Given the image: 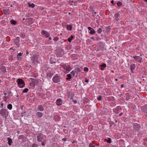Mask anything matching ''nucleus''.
<instances>
[{"label": "nucleus", "mask_w": 147, "mask_h": 147, "mask_svg": "<svg viewBox=\"0 0 147 147\" xmlns=\"http://www.w3.org/2000/svg\"><path fill=\"white\" fill-rule=\"evenodd\" d=\"M60 68L61 69L65 74L69 73L71 69V67L69 65L64 64H61Z\"/></svg>", "instance_id": "f257e3e1"}, {"label": "nucleus", "mask_w": 147, "mask_h": 147, "mask_svg": "<svg viewBox=\"0 0 147 147\" xmlns=\"http://www.w3.org/2000/svg\"><path fill=\"white\" fill-rule=\"evenodd\" d=\"M0 114L3 117H6L8 115V111L7 109H2L0 110Z\"/></svg>", "instance_id": "f03ea898"}, {"label": "nucleus", "mask_w": 147, "mask_h": 147, "mask_svg": "<svg viewBox=\"0 0 147 147\" xmlns=\"http://www.w3.org/2000/svg\"><path fill=\"white\" fill-rule=\"evenodd\" d=\"M16 82H17L18 85L20 88H23L25 85V83L23 80L22 79H18Z\"/></svg>", "instance_id": "7ed1b4c3"}, {"label": "nucleus", "mask_w": 147, "mask_h": 147, "mask_svg": "<svg viewBox=\"0 0 147 147\" xmlns=\"http://www.w3.org/2000/svg\"><path fill=\"white\" fill-rule=\"evenodd\" d=\"M60 78L58 74H56L52 78L53 81L55 83H57L60 81Z\"/></svg>", "instance_id": "20e7f679"}, {"label": "nucleus", "mask_w": 147, "mask_h": 147, "mask_svg": "<svg viewBox=\"0 0 147 147\" xmlns=\"http://www.w3.org/2000/svg\"><path fill=\"white\" fill-rule=\"evenodd\" d=\"M38 55H34L32 56L31 59L33 63H35V62H38Z\"/></svg>", "instance_id": "39448f33"}, {"label": "nucleus", "mask_w": 147, "mask_h": 147, "mask_svg": "<svg viewBox=\"0 0 147 147\" xmlns=\"http://www.w3.org/2000/svg\"><path fill=\"white\" fill-rule=\"evenodd\" d=\"M133 58H134L136 61L140 63L142 62L141 60L142 59V58L140 57V56H133Z\"/></svg>", "instance_id": "423d86ee"}, {"label": "nucleus", "mask_w": 147, "mask_h": 147, "mask_svg": "<svg viewBox=\"0 0 147 147\" xmlns=\"http://www.w3.org/2000/svg\"><path fill=\"white\" fill-rule=\"evenodd\" d=\"M41 34L42 35H44L46 37H48L49 36V34L47 32L42 30L41 32Z\"/></svg>", "instance_id": "0eeeda50"}, {"label": "nucleus", "mask_w": 147, "mask_h": 147, "mask_svg": "<svg viewBox=\"0 0 147 147\" xmlns=\"http://www.w3.org/2000/svg\"><path fill=\"white\" fill-rule=\"evenodd\" d=\"M62 103V101L61 99L59 98L56 101V104L58 105H60Z\"/></svg>", "instance_id": "6e6552de"}, {"label": "nucleus", "mask_w": 147, "mask_h": 147, "mask_svg": "<svg viewBox=\"0 0 147 147\" xmlns=\"http://www.w3.org/2000/svg\"><path fill=\"white\" fill-rule=\"evenodd\" d=\"M130 67L131 72L133 73V71L134 70L136 67V65L135 64H132L130 65Z\"/></svg>", "instance_id": "1a4fd4ad"}, {"label": "nucleus", "mask_w": 147, "mask_h": 147, "mask_svg": "<svg viewBox=\"0 0 147 147\" xmlns=\"http://www.w3.org/2000/svg\"><path fill=\"white\" fill-rule=\"evenodd\" d=\"M119 14L118 13H117L115 14L114 15V16L115 17V19L116 20L118 21L119 20Z\"/></svg>", "instance_id": "9d476101"}, {"label": "nucleus", "mask_w": 147, "mask_h": 147, "mask_svg": "<svg viewBox=\"0 0 147 147\" xmlns=\"http://www.w3.org/2000/svg\"><path fill=\"white\" fill-rule=\"evenodd\" d=\"M44 136H37V140L39 142H41L43 139Z\"/></svg>", "instance_id": "9b49d317"}, {"label": "nucleus", "mask_w": 147, "mask_h": 147, "mask_svg": "<svg viewBox=\"0 0 147 147\" xmlns=\"http://www.w3.org/2000/svg\"><path fill=\"white\" fill-rule=\"evenodd\" d=\"M27 5L29 7H31L32 8L34 7L35 6V5L34 3H32L31 4L29 2L28 3Z\"/></svg>", "instance_id": "f8f14e48"}, {"label": "nucleus", "mask_w": 147, "mask_h": 147, "mask_svg": "<svg viewBox=\"0 0 147 147\" xmlns=\"http://www.w3.org/2000/svg\"><path fill=\"white\" fill-rule=\"evenodd\" d=\"M37 109L38 110L40 111H43L44 110V109L42 105H40L38 106Z\"/></svg>", "instance_id": "ddd939ff"}, {"label": "nucleus", "mask_w": 147, "mask_h": 147, "mask_svg": "<svg viewBox=\"0 0 147 147\" xmlns=\"http://www.w3.org/2000/svg\"><path fill=\"white\" fill-rule=\"evenodd\" d=\"M7 140L8 141V144L10 146H11L12 143V141L11 139L9 138H7Z\"/></svg>", "instance_id": "4468645a"}, {"label": "nucleus", "mask_w": 147, "mask_h": 147, "mask_svg": "<svg viewBox=\"0 0 147 147\" xmlns=\"http://www.w3.org/2000/svg\"><path fill=\"white\" fill-rule=\"evenodd\" d=\"M36 114L38 117H41L42 116V113L41 112H37L36 113Z\"/></svg>", "instance_id": "2eb2a0df"}, {"label": "nucleus", "mask_w": 147, "mask_h": 147, "mask_svg": "<svg viewBox=\"0 0 147 147\" xmlns=\"http://www.w3.org/2000/svg\"><path fill=\"white\" fill-rule=\"evenodd\" d=\"M72 26L70 25H68L67 26L66 28L68 30H71L72 29Z\"/></svg>", "instance_id": "dca6fc26"}, {"label": "nucleus", "mask_w": 147, "mask_h": 147, "mask_svg": "<svg viewBox=\"0 0 147 147\" xmlns=\"http://www.w3.org/2000/svg\"><path fill=\"white\" fill-rule=\"evenodd\" d=\"M100 66L101 67L100 69L102 71L104 69V68H105L106 67V65L105 63H103L100 65Z\"/></svg>", "instance_id": "f3484780"}, {"label": "nucleus", "mask_w": 147, "mask_h": 147, "mask_svg": "<svg viewBox=\"0 0 147 147\" xmlns=\"http://www.w3.org/2000/svg\"><path fill=\"white\" fill-rule=\"evenodd\" d=\"M105 140L109 143H111V139L110 138H107L105 139Z\"/></svg>", "instance_id": "a211bd4d"}, {"label": "nucleus", "mask_w": 147, "mask_h": 147, "mask_svg": "<svg viewBox=\"0 0 147 147\" xmlns=\"http://www.w3.org/2000/svg\"><path fill=\"white\" fill-rule=\"evenodd\" d=\"M119 108H116L113 109V111L116 113H119Z\"/></svg>", "instance_id": "6ab92c4d"}, {"label": "nucleus", "mask_w": 147, "mask_h": 147, "mask_svg": "<svg viewBox=\"0 0 147 147\" xmlns=\"http://www.w3.org/2000/svg\"><path fill=\"white\" fill-rule=\"evenodd\" d=\"M75 72L76 73H78L80 71V68L77 67L74 70Z\"/></svg>", "instance_id": "aec40b11"}, {"label": "nucleus", "mask_w": 147, "mask_h": 147, "mask_svg": "<svg viewBox=\"0 0 147 147\" xmlns=\"http://www.w3.org/2000/svg\"><path fill=\"white\" fill-rule=\"evenodd\" d=\"M7 108L9 110H11L12 107V105L11 104H9L7 106Z\"/></svg>", "instance_id": "412c9836"}, {"label": "nucleus", "mask_w": 147, "mask_h": 147, "mask_svg": "<svg viewBox=\"0 0 147 147\" xmlns=\"http://www.w3.org/2000/svg\"><path fill=\"white\" fill-rule=\"evenodd\" d=\"M74 37L73 36H71L70 37H69L68 39V41L69 42H71L73 39V38H74Z\"/></svg>", "instance_id": "4be33fe9"}, {"label": "nucleus", "mask_w": 147, "mask_h": 147, "mask_svg": "<svg viewBox=\"0 0 147 147\" xmlns=\"http://www.w3.org/2000/svg\"><path fill=\"white\" fill-rule=\"evenodd\" d=\"M67 78H66L67 80H70L71 78V76L70 74H69L67 75Z\"/></svg>", "instance_id": "5701e85b"}, {"label": "nucleus", "mask_w": 147, "mask_h": 147, "mask_svg": "<svg viewBox=\"0 0 147 147\" xmlns=\"http://www.w3.org/2000/svg\"><path fill=\"white\" fill-rule=\"evenodd\" d=\"M11 23L13 25H15L16 24V21H14L13 20H11L10 21Z\"/></svg>", "instance_id": "b1692460"}, {"label": "nucleus", "mask_w": 147, "mask_h": 147, "mask_svg": "<svg viewBox=\"0 0 147 147\" xmlns=\"http://www.w3.org/2000/svg\"><path fill=\"white\" fill-rule=\"evenodd\" d=\"M102 29L101 28H99L98 29L97 32L98 33L100 34L102 32Z\"/></svg>", "instance_id": "393cba45"}, {"label": "nucleus", "mask_w": 147, "mask_h": 147, "mask_svg": "<svg viewBox=\"0 0 147 147\" xmlns=\"http://www.w3.org/2000/svg\"><path fill=\"white\" fill-rule=\"evenodd\" d=\"M74 95L72 94H69L68 95V97L70 98V99H72L74 97Z\"/></svg>", "instance_id": "a878e982"}, {"label": "nucleus", "mask_w": 147, "mask_h": 147, "mask_svg": "<svg viewBox=\"0 0 147 147\" xmlns=\"http://www.w3.org/2000/svg\"><path fill=\"white\" fill-rule=\"evenodd\" d=\"M90 31V33L91 34H93L95 33V30L93 29H92Z\"/></svg>", "instance_id": "bb28decb"}, {"label": "nucleus", "mask_w": 147, "mask_h": 147, "mask_svg": "<svg viewBox=\"0 0 147 147\" xmlns=\"http://www.w3.org/2000/svg\"><path fill=\"white\" fill-rule=\"evenodd\" d=\"M1 68H2L1 71L3 72H5L6 71V69L4 67H2Z\"/></svg>", "instance_id": "cd10ccee"}, {"label": "nucleus", "mask_w": 147, "mask_h": 147, "mask_svg": "<svg viewBox=\"0 0 147 147\" xmlns=\"http://www.w3.org/2000/svg\"><path fill=\"white\" fill-rule=\"evenodd\" d=\"M122 5V3L120 1H118L117 3V5L119 7L121 6Z\"/></svg>", "instance_id": "c85d7f7f"}, {"label": "nucleus", "mask_w": 147, "mask_h": 147, "mask_svg": "<svg viewBox=\"0 0 147 147\" xmlns=\"http://www.w3.org/2000/svg\"><path fill=\"white\" fill-rule=\"evenodd\" d=\"M28 91V89L27 88H25L22 91L23 93H26Z\"/></svg>", "instance_id": "c756f323"}, {"label": "nucleus", "mask_w": 147, "mask_h": 147, "mask_svg": "<svg viewBox=\"0 0 147 147\" xmlns=\"http://www.w3.org/2000/svg\"><path fill=\"white\" fill-rule=\"evenodd\" d=\"M9 99L7 96H6L4 98V100L5 101H9Z\"/></svg>", "instance_id": "7c9ffc66"}, {"label": "nucleus", "mask_w": 147, "mask_h": 147, "mask_svg": "<svg viewBox=\"0 0 147 147\" xmlns=\"http://www.w3.org/2000/svg\"><path fill=\"white\" fill-rule=\"evenodd\" d=\"M75 71H74V70H73L70 73V74H71L73 76H74L75 75Z\"/></svg>", "instance_id": "2f4dec72"}, {"label": "nucleus", "mask_w": 147, "mask_h": 147, "mask_svg": "<svg viewBox=\"0 0 147 147\" xmlns=\"http://www.w3.org/2000/svg\"><path fill=\"white\" fill-rule=\"evenodd\" d=\"M88 70V68L87 67H85L84 69V71H85L87 72Z\"/></svg>", "instance_id": "473e14b6"}, {"label": "nucleus", "mask_w": 147, "mask_h": 147, "mask_svg": "<svg viewBox=\"0 0 147 147\" xmlns=\"http://www.w3.org/2000/svg\"><path fill=\"white\" fill-rule=\"evenodd\" d=\"M92 125H90L88 127V129L90 130H92Z\"/></svg>", "instance_id": "72a5a7b5"}, {"label": "nucleus", "mask_w": 147, "mask_h": 147, "mask_svg": "<svg viewBox=\"0 0 147 147\" xmlns=\"http://www.w3.org/2000/svg\"><path fill=\"white\" fill-rule=\"evenodd\" d=\"M17 59L18 60H21L22 59V57H17Z\"/></svg>", "instance_id": "f704fd0d"}, {"label": "nucleus", "mask_w": 147, "mask_h": 147, "mask_svg": "<svg viewBox=\"0 0 147 147\" xmlns=\"http://www.w3.org/2000/svg\"><path fill=\"white\" fill-rule=\"evenodd\" d=\"M97 100H101V96H100L97 98Z\"/></svg>", "instance_id": "c9c22d12"}, {"label": "nucleus", "mask_w": 147, "mask_h": 147, "mask_svg": "<svg viewBox=\"0 0 147 147\" xmlns=\"http://www.w3.org/2000/svg\"><path fill=\"white\" fill-rule=\"evenodd\" d=\"M32 147H37L36 144H33L32 145Z\"/></svg>", "instance_id": "e433bc0d"}, {"label": "nucleus", "mask_w": 147, "mask_h": 147, "mask_svg": "<svg viewBox=\"0 0 147 147\" xmlns=\"http://www.w3.org/2000/svg\"><path fill=\"white\" fill-rule=\"evenodd\" d=\"M22 56V54L21 53H19L18 54L17 57H20Z\"/></svg>", "instance_id": "4c0bfd02"}, {"label": "nucleus", "mask_w": 147, "mask_h": 147, "mask_svg": "<svg viewBox=\"0 0 147 147\" xmlns=\"http://www.w3.org/2000/svg\"><path fill=\"white\" fill-rule=\"evenodd\" d=\"M90 147H95V146L92 144H90Z\"/></svg>", "instance_id": "58836bf2"}, {"label": "nucleus", "mask_w": 147, "mask_h": 147, "mask_svg": "<svg viewBox=\"0 0 147 147\" xmlns=\"http://www.w3.org/2000/svg\"><path fill=\"white\" fill-rule=\"evenodd\" d=\"M136 125L137 126L138 129L140 128V126L139 124H136Z\"/></svg>", "instance_id": "ea45409f"}, {"label": "nucleus", "mask_w": 147, "mask_h": 147, "mask_svg": "<svg viewBox=\"0 0 147 147\" xmlns=\"http://www.w3.org/2000/svg\"><path fill=\"white\" fill-rule=\"evenodd\" d=\"M74 132H75L76 133L78 131L77 129L76 128H74Z\"/></svg>", "instance_id": "a19ab883"}, {"label": "nucleus", "mask_w": 147, "mask_h": 147, "mask_svg": "<svg viewBox=\"0 0 147 147\" xmlns=\"http://www.w3.org/2000/svg\"><path fill=\"white\" fill-rule=\"evenodd\" d=\"M41 145L42 146H44L45 145V143L43 142H42L41 143Z\"/></svg>", "instance_id": "79ce46f5"}, {"label": "nucleus", "mask_w": 147, "mask_h": 147, "mask_svg": "<svg viewBox=\"0 0 147 147\" xmlns=\"http://www.w3.org/2000/svg\"><path fill=\"white\" fill-rule=\"evenodd\" d=\"M92 29V28L91 27H88V29L90 31Z\"/></svg>", "instance_id": "37998d69"}, {"label": "nucleus", "mask_w": 147, "mask_h": 147, "mask_svg": "<svg viewBox=\"0 0 147 147\" xmlns=\"http://www.w3.org/2000/svg\"><path fill=\"white\" fill-rule=\"evenodd\" d=\"M57 118L58 119V120H59V116H56V117H55V119H56Z\"/></svg>", "instance_id": "c03bdc74"}, {"label": "nucleus", "mask_w": 147, "mask_h": 147, "mask_svg": "<svg viewBox=\"0 0 147 147\" xmlns=\"http://www.w3.org/2000/svg\"><path fill=\"white\" fill-rule=\"evenodd\" d=\"M85 82L87 83H88L89 82V80L88 79H86L85 81Z\"/></svg>", "instance_id": "a18cd8bd"}, {"label": "nucleus", "mask_w": 147, "mask_h": 147, "mask_svg": "<svg viewBox=\"0 0 147 147\" xmlns=\"http://www.w3.org/2000/svg\"><path fill=\"white\" fill-rule=\"evenodd\" d=\"M3 103H1V107H3Z\"/></svg>", "instance_id": "49530a36"}, {"label": "nucleus", "mask_w": 147, "mask_h": 147, "mask_svg": "<svg viewBox=\"0 0 147 147\" xmlns=\"http://www.w3.org/2000/svg\"><path fill=\"white\" fill-rule=\"evenodd\" d=\"M91 38V39L93 40H95L94 37H92Z\"/></svg>", "instance_id": "de8ad7c7"}, {"label": "nucleus", "mask_w": 147, "mask_h": 147, "mask_svg": "<svg viewBox=\"0 0 147 147\" xmlns=\"http://www.w3.org/2000/svg\"><path fill=\"white\" fill-rule=\"evenodd\" d=\"M121 88H123L124 87V85L123 84H122L121 85Z\"/></svg>", "instance_id": "09e8293b"}, {"label": "nucleus", "mask_w": 147, "mask_h": 147, "mask_svg": "<svg viewBox=\"0 0 147 147\" xmlns=\"http://www.w3.org/2000/svg\"><path fill=\"white\" fill-rule=\"evenodd\" d=\"M62 140H63L64 141H66V139L65 138H63L62 139Z\"/></svg>", "instance_id": "8fccbe9b"}, {"label": "nucleus", "mask_w": 147, "mask_h": 147, "mask_svg": "<svg viewBox=\"0 0 147 147\" xmlns=\"http://www.w3.org/2000/svg\"><path fill=\"white\" fill-rule=\"evenodd\" d=\"M26 55H28L29 54V53L28 51H26Z\"/></svg>", "instance_id": "3c124183"}, {"label": "nucleus", "mask_w": 147, "mask_h": 147, "mask_svg": "<svg viewBox=\"0 0 147 147\" xmlns=\"http://www.w3.org/2000/svg\"><path fill=\"white\" fill-rule=\"evenodd\" d=\"M123 114V113H121L119 114V116H121Z\"/></svg>", "instance_id": "603ef678"}, {"label": "nucleus", "mask_w": 147, "mask_h": 147, "mask_svg": "<svg viewBox=\"0 0 147 147\" xmlns=\"http://www.w3.org/2000/svg\"><path fill=\"white\" fill-rule=\"evenodd\" d=\"M111 3L113 4L114 3V1L113 0H112L111 1Z\"/></svg>", "instance_id": "864d4df0"}, {"label": "nucleus", "mask_w": 147, "mask_h": 147, "mask_svg": "<svg viewBox=\"0 0 147 147\" xmlns=\"http://www.w3.org/2000/svg\"><path fill=\"white\" fill-rule=\"evenodd\" d=\"M74 103H77V101L76 100H74Z\"/></svg>", "instance_id": "5fc2aeb1"}, {"label": "nucleus", "mask_w": 147, "mask_h": 147, "mask_svg": "<svg viewBox=\"0 0 147 147\" xmlns=\"http://www.w3.org/2000/svg\"><path fill=\"white\" fill-rule=\"evenodd\" d=\"M49 39L50 40H51L52 39V38L51 37H50L49 38Z\"/></svg>", "instance_id": "6e6d98bb"}, {"label": "nucleus", "mask_w": 147, "mask_h": 147, "mask_svg": "<svg viewBox=\"0 0 147 147\" xmlns=\"http://www.w3.org/2000/svg\"><path fill=\"white\" fill-rule=\"evenodd\" d=\"M55 40H58V38H55Z\"/></svg>", "instance_id": "4d7b16f0"}, {"label": "nucleus", "mask_w": 147, "mask_h": 147, "mask_svg": "<svg viewBox=\"0 0 147 147\" xmlns=\"http://www.w3.org/2000/svg\"><path fill=\"white\" fill-rule=\"evenodd\" d=\"M115 81H118V79H117V78L115 79Z\"/></svg>", "instance_id": "13d9d810"}, {"label": "nucleus", "mask_w": 147, "mask_h": 147, "mask_svg": "<svg viewBox=\"0 0 147 147\" xmlns=\"http://www.w3.org/2000/svg\"><path fill=\"white\" fill-rule=\"evenodd\" d=\"M69 14H70V12L69 13Z\"/></svg>", "instance_id": "bf43d9fd"}, {"label": "nucleus", "mask_w": 147, "mask_h": 147, "mask_svg": "<svg viewBox=\"0 0 147 147\" xmlns=\"http://www.w3.org/2000/svg\"><path fill=\"white\" fill-rule=\"evenodd\" d=\"M4 94H5V95H6V93H4Z\"/></svg>", "instance_id": "052dcab7"}, {"label": "nucleus", "mask_w": 147, "mask_h": 147, "mask_svg": "<svg viewBox=\"0 0 147 147\" xmlns=\"http://www.w3.org/2000/svg\"><path fill=\"white\" fill-rule=\"evenodd\" d=\"M74 142H73V143Z\"/></svg>", "instance_id": "680f3d73"}]
</instances>
